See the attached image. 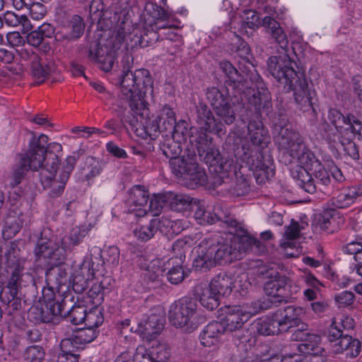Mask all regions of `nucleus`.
Here are the masks:
<instances>
[{"label": "nucleus", "mask_w": 362, "mask_h": 362, "mask_svg": "<svg viewBox=\"0 0 362 362\" xmlns=\"http://www.w3.org/2000/svg\"><path fill=\"white\" fill-rule=\"evenodd\" d=\"M286 307L277 310L271 316L259 319L254 325L257 332L264 336L278 334L285 331Z\"/></svg>", "instance_id": "obj_19"}, {"label": "nucleus", "mask_w": 362, "mask_h": 362, "mask_svg": "<svg viewBox=\"0 0 362 362\" xmlns=\"http://www.w3.org/2000/svg\"><path fill=\"white\" fill-rule=\"evenodd\" d=\"M45 351L42 346H30L24 353V358L27 362H42L45 358Z\"/></svg>", "instance_id": "obj_56"}, {"label": "nucleus", "mask_w": 362, "mask_h": 362, "mask_svg": "<svg viewBox=\"0 0 362 362\" xmlns=\"http://www.w3.org/2000/svg\"><path fill=\"white\" fill-rule=\"evenodd\" d=\"M116 53L114 49L105 45L95 42L91 45L88 50V58L92 62L97 63L100 69L110 71L114 64Z\"/></svg>", "instance_id": "obj_21"}, {"label": "nucleus", "mask_w": 362, "mask_h": 362, "mask_svg": "<svg viewBox=\"0 0 362 362\" xmlns=\"http://www.w3.org/2000/svg\"><path fill=\"white\" fill-rule=\"evenodd\" d=\"M141 47H146L151 45L158 40V34L154 30L153 28H145L141 30Z\"/></svg>", "instance_id": "obj_63"}, {"label": "nucleus", "mask_w": 362, "mask_h": 362, "mask_svg": "<svg viewBox=\"0 0 362 362\" xmlns=\"http://www.w3.org/2000/svg\"><path fill=\"white\" fill-rule=\"evenodd\" d=\"M65 317L74 325L83 323L86 316V308L83 305H74L68 312Z\"/></svg>", "instance_id": "obj_50"}, {"label": "nucleus", "mask_w": 362, "mask_h": 362, "mask_svg": "<svg viewBox=\"0 0 362 362\" xmlns=\"http://www.w3.org/2000/svg\"><path fill=\"white\" fill-rule=\"evenodd\" d=\"M215 210V213L205 210L204 217L206 221L204 224H214L218 221L221 223V226L228 228L229 233H236L242 230V223L238 222L233 216L226 214L221 207H218Z\"/></svg>", "instance_id": "obj_25"}, {"label": "nucleus", "mask_w": 362, "mask_h": 362, "mask_svg": "<svg viewBox=\"0 0 362 362\" xmlns=\"http://www.w3.org/2000/svg\"><path fill=\"white\" fill-rule=\"evenodd\" d=\"M23 223L22 218L16 212H9L4 221V227L2 230L3 238L6 240L11 239L19 232Z\"/></svg>", "instance_id": "obj_37"}, {"label": "nucleus", "mask_w": 362, "mask_h": 362, "mask_svg": "<svg viewBox=\"0 0 362 362\" xmlns=\"http://www.w3.org/2000/svg\"><path fill=\"white\" fill-rule=\"evenodd\" d=\"M165 204H168L167 193L154 195L150 199L149 204H147V211H151L154 216L158 215Z\"/></svg>", "instance_id": "obj_53"}, {"label": "nucleus", "mask_w": 362, "mask_h": 362, "mask_svg": "<svg viewBox=\"0 0 362 362\" xmlns=\"http://www.w3.org/2000/svg\"><path fill=\"white\" fill-rule=\"evenodd\" d=\"M317 341L312 340L311 341H305L304 344H300L298 346L300 351L305 355L315 356L322 354L324 349L316 344Z\"/></svg>", "instance_id": "obj_64"}, {"label": "nucleus", "mask_w": 362, "mask_h": 362, "mask_svg": "<svg viewBox=\"0 0 362 362\" xmlns=\"http://www.w3.org/2000/svg\"><path fill=\"white\" fill-rule=\"evenodd\" d=\"M149 194L144 186L135 185L129 192L127 204L129 211L134 213L136 216L143 217L147 213V204Z\"/></svg>", "instance_id": "obj_22"}, {"label": "nucleus", "mask_w": 362, "mask_h": 362, "mask_svg": "<svg viewBox=\"0 0 362 362\" xmlns=\"http://www.w3.org/2000/svg\"><path fill=\"white\" fill-rule=\"evenodd\" d=\"M189 141L194 145L202 161L209 164L211 172H226L232 169V160L223 158L219 151L212 145V138L200 132L189 135Z\"/></svg>", "instance_id": "obj_9"}, {"label": "nucleus", "mask_w": 362, "mask_h": 362, "mask_svg": "<svg viewBox=\"0 0 362 362\" xmlns=\"http://www.w3.org/2000/svg\"><path fill=\"white\" fill-rule=\"evenodd\" d=\"M240 244L223 237L205 238L194 247L196 257L193 267L196 271L207 272L216 265L224 264L238 259Z\"/></svg>", "instance_id": "obj_2"}, {"label": "nucleus", "mask_w": 362, "mask_h": 362, "mask_svg": "<svg viewBox=\"0 0 362 362\" xmlns=\"http://www.w3.org/2000/svg\"><path fill=\"white\" fill-rule=\"evenodd\" d=\"M235 155L245 163L258 184L262 185L274 176L275 172L270 156H263L260 152L255 151L249 144H245L240 148H238Z\"/></svg>", "instance_id": "obj_11"}, {"label": "nucleus", "mask_w": 362, "mask_h": 362, "mask_svg": "<svg viewBox=\"0 0 362 362\" xmlns=\"http://www.w3.org/2000/svg\"><path fill=\"white\" fill-rule=\"evenodd\" d=\"M139 130H144V133L151 139L156 137L158 133L162 132L161 129L156 119L151 121L149 115L144 119H141Z\"/></svg>", "instance_id": "obj_52"}, {"label": "nucleus", "mask_w": 362, "mask_h": 362, "mask_svg": "<svg viewBox=\"0 0 362 362\" xmlns=\"http://www.w3.org/2000/svg\"><path fill=\"white\" fill-rule=\"evenodd\" d=\"M291 176L296 180V184L305 192L313 194L317 190V185L310 173V170L297 165L291 170Z\"/></svg>", "instance_id": "obj_31"}, {"label": "nucleus", "mask_w": 362, "mask_h": 362, "mask_svg": "<svg viewBox=\"0 0 362 362\" xmlns=\"http://www.w3.org/2000/svg\"><path fill=\"white\" fill-rule=\"evenodd\" d=\"M42 308L43 309L44 323L59 324L63 316V307L59 301H49Z\"/></svg>", "instance_id": "obj_40"}, {"label": "nucleus", "mask_w": 362, "mask_h": 362, "mask_svg": "<svg viewBox=\"0 0 362 362\" xmlns=\"http://www.w3.org/2000/svg\"><path fill=\"white\" fill-rule=\"evenodd\" d=\"M134 233L139 240L146 242L152 238L157 231L156 225L151 220L148 224L141 226L139 229L134 230Z\"/></svg>", "instance_id": "obj_54"}, {"label": "nucleus", "mask_w": 362, "mask_h": 362, "mask_svg": "<svg viewBox=\"0 0 362 362\" xmlns=\"http://www.w3.org/2000/svg\"><path fill=\"white\" fill-rule=\"evenodd\" d=\"M88 230L85 226H76L73 228L67 238H59L57 236H52L48 238L41 235L40 238L37 240V243H40L42 240H48L57 243L59 240V247H62L64 250V252L71 250L72 248L78 245L83 238L87 235Z\"/></svg>", "instance_id": "obj_24"}, {"label": "nucleus", "mask_w": 362, "mask_h": 362, "mask_svg": "<svg viewBox=\"0 0 362 362\" xmlns=\"http://www.w3.org/2000/svg\"><path fill=\"white\" fill-rule=\"evenodd\" d=\"M206 98L213 107L216 116L223 122L230 125L236 118L233 108L235 102H232L228 88L216 87L209 88L206 90Z\"/></svg>", "instance_id": "obj_13"}, {"label": "nucleus", "mask_w": 362, "mask_h": 362, "mask_svg": "<svg viewBox=\"0 0 362 362\" xmlns=\"http://www.w3.org/2000/svg\"><path fill=\"white\" fill-rule=\"evenodd\" d=\"M103 320L102 313L96 308L88 313L86 312V319H84L83 322L86 326L95 329L102 325Z\"/></svg>", "instance_id": "obj_60"}, {"label": "nucleus", "mask_w": 362, "mask_h": 362, "mask_svg": "<svg viewBox=\"0 0 362 362\" xmlns=\"http://www.w3.org/2000/svg\"><path fill=\"white\" fill-rule=\"evenodd\" d=\"M328 119L336 129L343 128L348 122V116L345 117L338 110L332 108L328 112Z\"/></svg>", "instance_id": "obj_62"}, {"label": "nucleus", "mask_w": 362, "mask_h": 362, "mask_svg": "<svg viewBox=\"0 0 362 362\" xmlns=\"http://www.w3.org/2000/svg\"><path fill=\"white\" fill-rule=\"evenodd\" d=\"M219 296H228L232 292L234 283L232 277L226 272L215 276L209 284Z\"/></svg>", "instance_id": "obj_36"}, {"label": "nucleus", "mask_w": 362, "mask_h": 362, "mask_svg": "<svg viewBox=\"0 0 362 362\" xmlns=\"http://www.w3.org/2000/svg\"><path fill=\"white\" fill-rule=\"evenodd\" d=\"M156 225V231L170 236L173 234H177L181 230L180 223L178 221H173L166 216H163L158 219H153Z\"/></svg>", "instance_id": "obj_42"}, {"label": "nucleus", "mask_w": 362, "mask_h": 362, "mask_svg": "<svg viewBox=\"0 0 362 362\" xmlns=\"http://www.w3.org/2000/svg\"><path fill=\"white\" fill-rule=\"evenodd\" d=\"M225 315L221 321L226 332L238 331L250 317L249 313L229 306L226 308Z\"/></svg>", "instance_id": "obj_26"}, {"label": "nucleus", "mask_w": 362, "mask_h": 362, "mask_svg": "<svg viewBox=\"0 0 362 362\" xmlns=\"http://www.w3.org/2000/svg\"><path fill=\"white\" fill-rule=\"evenodd\" d=\"M194 295L199 298L203 307L209 310L216 309L220 304V296L210 285L204 283L197 284L194 289Z\"/></svg>", "instance_id": "obj_27"}, {"label": "nucleus", "mask_w": 362, "mask_h": 362, "mask_svg": "<svg viewBox=\"0 0 362 362\" xmlns=\"http://www.w3.org/2000/svg\"><path fill=\"white\" fill-rule=\"evenodd\" d=\"M136 332L148 340L154 339L163 329V318L157 315H151L144 323H139Z\"/></svg>", "instance_id": "obj_29"}, {"label": "nucleus", "mask_w": 362, "mask_h": 362, "mask_svg": "<svg viewBox=\"0 0 362 362\" xmlns=\"http://www.w3.org/2000/svg\"><path fill=\"white\" fill-rule=\"evenodd\" d=\"M261 274L268 279L264 285L267 295L273 297L275 303L288 302L293 293L290 279L272 268L262 270Z\"/></svg>", "instance_id": "obj_15"}, {"label": "nucleus", "mask_w": 362, "mask_h": 362, "mask_svg": "<svg viewBox=\"0 0 362 362\" xmlns=\"http://www.w3.org/2000/svg\"><path fill=\"white\" fill-rule=\"evenodd\" d=\"M53 33V27L50 24L45 23L27 35V42L31 46L37 47L43 42L45 37H50Z\"/></svg>", "instance_id": "obj_43"}, {"label": "nucleus", "mask_w": 362, "mask_h": 362, "mask_svg": "<svg viewBox=\"0 0 362 362\" xmlns=\"http://www.w3.org/2000/svg\"><path fill=\"white\" fill-rule=\"evenodd\" d=\"M76 163V158L74 156H68L62 164L59 178L57 180L55 176L59 164V158L56 154L47 151L39 177L43 188L50 189V197H57L63 193Z\"/></svg>", "instance_id": "obj_7"}, {"label": "nucleus", "mask_w": 362, "mask_h": 362, "mask_svg": "<svg viewBox=\"0 0 362 362\" xmlns=\"http://www.w3.org/2000/svg\"><path fill=\"white\" fill-rule=\"evenodd\" d=\"M170 165L173 173L177 177H185L189 172L190 165L193 162H188L184 157L180 156L170 160Z\"/></svg>", "instance_id": "obj_47"}, {"label": "nucleus", "mask_w": 362, "mask_h": 362, "mask_svg": "<svg viewBox=\"0 0 362 362\" xmlns=\"http://www.w3.org/2000/svg\"><path fill=\"white\" fill-rule=\"evenodd\" d=\"M82 269L76 270L72 279V288L76 293H82L88 286V279L82 274Z\"/></svg>", "instance_id": "obj_59"}, {"label": "nucleus", "mask_w": 362, "mask_h": 362, "mask_svg": "<svg viewBox=\"0 0 362 362\" xmlns=\"http://www.w3.org/2000/svg\"><path fill=\"white\" fill-rule=\"evenodd\" d=\"M296 63L290 59L287 54L282 56H272L267 60V69L276 81L287 88L293 90L296 103L304 111L315 109L313 106V98L315 93L312 92L305 79H301L295 68Z\"/></svg>", "instance_id": "obj_1"}, {"label": "nucleus", "mask_w": 362, "mask_h": 362, "mask_svg": "<svg viewBox=\"0 0 362 362\" xmlns=\"http://www.w3.org/2000/svg\"><path fill=\"white\" fill-rule=\"evenodd\" d=\"M55 63L50 59L38 57L30 64V74L37 83H41L54 71Z\"/></svg>", "instance_id": "obj_28"}, {"label": "nucleus", "mask_w": 362, "mask_h": 362, "mask_svg": "<svg viewBox=\"0 0 362 362\" xmlns=\"http://www.w3.org/2000/svg\"><path fill=\"white\" fill-rule=\"evenodd\" d=\"M169 135H170L176 141L180 143L185 141L189 136L187 122L182 119L177 122H175L172 132H169L168 133V136Z\"/></svg>", "instance_id": "obj_48"}, {"label": "nucleus", "mask_w": 362, "mask_h": 362, "mask_svg": "<svg viewBox=\"0 0 362 362\" xmlns=\"http://www.w3.org/2000/svg\"><path fill=\"white\" fill-rule=\"evenodd\" d=\"M220 68L222 71L226 75V76L231 81L230 86L233 88H238L237 93L240 95L241 100H243L241 90L240 88L242 81H243L244 76L239 72V71L228 61H224L220 63Z\"/></svg>", "instance_id": "obj_39"}, {"label": "nucleus", "mask_w": 362, "mask_h": 362, "mask_svg": "<svg viewBox=\"0 0 362 362\" xmlns=\"http://www.w3.org/2000/svg\"><path fill=\"white\" fill-rule=\"evenodd\" d=\"M262 26L267 29V33L282 49L287 47V35L278 21L270 16H265L262 21Z\"/></svg>", "instance_id": "obj_30"}, {"label": "nucleus", "mask_w": 362, "mask_h": 362, "mask_svg": "<svg viewBox=\"0 0 362 362\" xmlns=\"http://www.w3.org/2000/svg\"><path fill=\"white\" fill-rule=\"evenodd\" d=\"M251 110H246V115H241V121L247 124V135L254 146L264 148L270 141L268 131L264 128L261 121L252 119L250 116Z\"/></svg>", "instance_id": "obj_20"}, {"label": "nucleus", "mask_w": 362, "mask_h": 362, "mask_svg": "<svg viewBox=\"0 0 362 362\" xmlns=\"http://www.w3.org/2000/svg\"><path fill=\"white\" fill-rule=\"evenodd\" d=\"M156 120L162 132L168 136L169 132H172L176 122L175 113L170 107L165 105L160 110Z\"/></svg>", "instance_id": "obj_38"}, {"label": "nucleus", "mask_w": 362, "mask_h": 362, "mask_svg": "<svg viewBox=\"0 0 362 362\" xmlns=\"http://www.w3.org/2000/svg\"><path fill=\"white\" fill-rule=\"evenodd\" d=\"M59 241L42 240L37 243L34 249L35 262L47 267L46 281L58 289L69 281L68 272L64 264L66 255L63 248L59 247Z\"/></svg>", "instance_id": "obj_4"}, {"label": "nucleus", "mask_w": 362, "mask_h": 362, "mask_svg": "<svg viewBox=\"0 0 362 362\" xmlns=\"http://www.w3.org/2000/svg\"><path fill=\"white\" fill-rule=\"evenodd\" d=\"M86 24L82 17L74 15L64 23L55 33V40L67 45L80 39L84 33Z\"/></svg>", "instance_id": "obj_18"}, {"label": "nucleus", "mask_w": 362, "mask_h": 362, "mask_svg": "<svg viewBox=\"0 0 362 362\" xmlns=\"http://www.w3.org/2000/svg\"><path fill=\"white\" fill-rule=\"evenodd\" d=\"M4 264L6 271L9 276L8 287L10 293L15 294L16 285H25L33 281V276L28 272H25L24 261L20 257V249L17 244L9 243L6 244L4 248Z\"/></svg>", "instance_id": "obj_10"}, {"label": "nucleus", "mask_w": 362, "mask_h": 362, "mask_svg": "<svg viewBox=\"0 0 362 362\" xmlns=\"http://www.w3.org/2000/svg\"><path fill=\"white\" fill-rule=\"evenodd\" d=\"M25 285H21V286H18V285H16L17 289L15 294H11L10 293V288L8 287V284L6 286L3 288L1 291L0 298L1 301L8 305L10 308H11L13 311L18 310L21 308V300L18 297V294L21 292V290L23 287L26 286Z\"/></svg>", "instance_id": "obj_44"}, {"label": "nucleus", "mask_w": 362, "mask_h": 362, "mask_svg": "<svg viewBox=\"0 0 362 362\" xmlns=\"http://www.w3.org/2000/svg\"><path fill=\"white\" fill-rule=\"evenodd\" d=\"M353 194L350 188L339 193L332 199L334 206L340 209L349 206L355 202Z\"/></svg>", "instance_id": "obj_57"}, {"label": "nucleus", "mask_w": 362, "mask_h": 362, "mask_svg": "<svg viewBox=\"0 0 362 362\" xmlns=\"http://www.w3.org/2000/svg\"><path fill=\"white\" fill-rule=\"evenodd\" d=\"M4 21L6 25L12 27L22 25L23 30H29L32 25L25 15H18L12 11H6L4 15Z\"/></svg>", "instance_id": "obj_46"}, {"label": "nucleus", "mask_w": 362, "mask_h": 362, "mask_svg": "<svg viewBox=\"0 0 362 362\" xmlns=\"http://www.w3.org/2000/svg\"><path fill=\"white\" fill-rule=\"evenodd\" d=\"M98 335V332L95 329L86 327L81 329L76 332L74 337L76 340L83 346L84 344L93 341Z\"/></svg>", "instance_id": "obj_55"}, {"label": "nucleus", "mask_w": 362, "mask_h": 362, "mask_svg": "<svg viewBox=\"0 0 362 362\" xmlns=\"http://www.w3.org/2000/svg\"><path fill=\"white\" fill-rule=\"evenodd\" d=\"M167 199L169 207L177 212H184L191 209L194 202V199L187 194L173 192H167Z\"/></svg>", "instance_id": "obj_35"}, {"label": "nucleus", "mask_w": 362, "mask_h": 362, "mask_svg": "<svg viewBox=\"0 0 362 362\" xmlns=\"http://www.w3.org/2000/svg\"><path fill=\"white\" fill-rule=\"evenodd\" d=\"M286 122L287 120L283 119L279 125L276 124L278 131L276 142L282 153V161L287 164L296 159L300 166L310 170L320 160L307 148L299 133L286 127Z\"/></svg>", "instance_id": "obj_3"}, {"label": "nucleus", "mask_w": 362, "mask_h": 362, "mask_svg": "<svg viewBox=\"0 0 362 362\" xmlns=\"http://www.w3.org/2000/svg\"><path fill=\"white\" fill-rule=\"evenodd\" d=\"M310 173L317 180L316 185L319 184L327 185L330 182L329 173L320 162L313 166Z\"/></svg>", "instance_id": "obj_58"}, {"label": "nucleus", "mask_w": 362, "mask_h": 362, "mask_svg": "<svg viewBox=\"0 0 362 362\" xmlns=\"http://www.w3.org/2000/svg\"><path fill=\"white\" fill-rule=\"evenodd\" d=\"M304 315L303 309L299 306H286L284 332H291L293 341H319L320 337L310 333L308 324L302 320Z\"/></svg>", "instance_id": "obj_14"}, {"label": "nucleus", "mask_w": 362, "mask_h": 362, "mask_svg": "<svg viewBox=\"0 0 362 362\" xmlns=\"http://www.w3.org/2000/svg\"><path fill=\"white\" fill-rule=\"evenodd\" d=\"M62 354H76L75 352L83 346L76 340L74 335L71 338L62 340L60 344Z\"/></svg>", "instance_id": "obj_61"}, {"label": "nucleus", "mask_w": 362, "mask_h": 362, "mask_svg": "<svg viewBox=\"0 0 362 362\" xmlns=\"http://www.w3.org/2000/svg\"><path fill=\"white\" fill-rule=\"evenodd\" d=\"M196 122L198 128H192L190 135L200 132L206 135L211 133L220 134L224 130L226 124L219 117L216 119L209 107L203 102H199L196 106Z\"/></svg>", "instance_id": "obj_17"}, {"label": "nucleus", "mask_w": 362, "mask_h": 362, "mask_svg": "<svg viewBox=\"0 0 362 362\" xmlns=\"http://www.w3.org/2000/svg\"><path fill=\"white\" fill-rule=\"evenodd\" d=\"M242 235L241 238H236L233 236V238H226L228 240L237 241L238 244H240V257L238 259H240L242 257V253L243 252H247L249 250H252L253 249H257L260 250L262 248V251L264 250V245L261 243V242L255 238H253L250 235H246V230L242 226V230H238L236 233H232L231 234H238Z\"/></svg>", "instance_id": "obj_34"}, {"label": "nucleus", "mask_w": 362, "mask_h": 362, "mask_svg": "<svg viewBox=\"0 0 362 362\" xmlns=\"http://www.w3.org/2000/svg\"><path fill=\"white\" fill-rule=\"evenodd\" d=\"M344 351H347V355L351 358L357 357L361 351V341L357 339H353L350 335L346 334L339 342L337 349L335 354H341Z\"/></svg>", "instance_id": "obj_41"}, {"label": "nucleus", "mask_w": 362, "mask_h": 362, "mask_svg": "<svg viewBox=\"0 0 362 362\" xmlns=\"http://www.w3.org/2000/svg\"><path fill=\"white\" fill-rule=\"evenodd\" d=\"M245 17H235L232 19L230 30L234 29L241 35H252L256 28H259L260 23L257 13L253 10H246Z\"/></svg>", "instance_id": "obj_23"}, {"label": "nucleus", "mask_w": 362, "mask_h": 362, "mask_svg": "<svg viewBox=\"0 0 362 362\" xmlns=\"http://www.w3.org/2000/svg\"><path fill=\"white\" fill-rule=\"evenodd\" d=\"M197 310V300L185 296L170 306L168 319L173 326L182 328L185 332H192L199 326L196 319Z\"/></svg>", "instance_id": "obj_12"}, {"label": "nucleus", "mask_w": 362, "mask_h": 362, "mask_svg": "<svg viewBox=\"0 0 362 362\" xmlns=\"http://www.w3.org/2000/svg\"><path fill=\"white\" fill-rule=\"evenodd\" d=\"M238 66L239 72L244 76L243 81L249 80L255 84V88L247 89L243 96L249 105L254 107L257 115L262 116L264 113L268 116L272 110L270 93L264 87L255 65L246 57L238 61Z\"/></svg>", "instance_id": "obj_6"}, {"label": "nucleus", "mask_w": 362, "mask_h": 362, "mask_svg": "<svg viewBox=\"0 0 362 362\" xmlns=\"http://www.w3.org/2000/svg\"><path fill=\"white\" fill-rule=\"evenodd\" d=\"M225 332L222 321H213L205 327L200 334V341L204 346H210Z\"/></svg>", "instance_id": "obj_32"}, {"label": "nucleus", "mask_w": 362, "mask_h": 362, "mask_svg": "<svg viewBox=\"0 0 362 362\" xmlns=\"http://www.w3.org/2000/svg\"><path fill=\"white\" fill-rule=\"evenodd\" d=\"M48 137L41 134L38 138L33 137L30 142L29 150L21 154L18 162L14 165L10 177L9 185L15 187L25 178L29 170H39L45 160L47 151Z\"/></svg>", "instance_id": "obj_8"}, {"label": "nucleus", "mask_w": 362, "mask_h": 362, "mask_svg": "<svg viewBox=\"0 0 362 362\" xmlns=\"http://www.w3.org/2000/svg\"><path fill=\"white\" fill-rule=\"evenodd\" d=\"M133 58L126 54L121 60L122 74L119 78L121 92L125 98L122 100H132L139 98L144 100L147 94L153 93V81L147 69H136L132 71Z\"/></svg>", "instance_id": "obj_5"}, {"label": "nucleus", "mask_w": 362, "mask_h": 362, "mask_svg": "<svg viewBox=\"0 0 362 362\" xmlns=\"http://www.w3.org/2000/svg\"><path fill=\"white\" fill-rule=\"evenodd\" d=\"M160 151L170 160L180 157L182 153L181 143L176 141L175 139H165L160 145Z\"/></svg>", "instance_id": "obj_45"}, {"label": "nucleus", "mask_w": 362, "mask_h": 362, "mask_svg": "<svg viewBox=\"0 0 362 362\" xmlns=\"http://www.w3.org/2000/svg\"><path fill=\"white\" fill-rule=\"evenodd\" d=\"M346 334H343V331L340 329L335 320H333L331 325L327 332V338L329 341L334 343L333 348L334 351L336 353L339 342L341 339L345 337Z\"/></svg>", "instance_id": "obj_51"}, {"label": "nucleus", "mask_w": 362, "mask_h": 362, "mask_svg": "<svg viewBox=\"0 0 362 362\" xmlns=\"http://www.w3.org/2000/svg\"><path fill=\"white\" fill-rule=\"evenodd\" d=\"M126 102L129 105V110L124 107L123 100H117L116 105L118 109L115 111L124 125L128 124L135 133L139 134L140 122L148 115V108L144 100H141L139 98L126 100Z\"/></svg>", "instance_id": "obj_16"}, {"label": "nucleus", "mask_w": 362, "mask_h": 362, "mask_svg": "<svg viewBox=\"0 0 362 362\" xmlns=\"http://www.w3.org/2000/svg\"><path fill=\"white\" fill-rule=\"evenodd\" d=\"M185 179L192 181L195 185H204L207 182V176L205 171L199 167L198 164L194 163L190 165L189 172Z\"/></svg>", "instance_id": "obj_49"}, {"label": "nucleus", "mask_w": 362, "mask_h": 362, "mask_svg": "<svg viewBox=\"0 0 362 362\" xmlns=\"http://www.w3.org/2000/svg\"><path fill=\"white\" fill-rule=\"evenodd\" d=\"M127 25L122 21L118 26L116 33V40L119 42H127V45L131 48L139 46L141 47V30L138 28L133 29L132 32L127 35Z\"/></svg>", "instance_id": "obj_33"}]
</instances>
